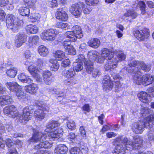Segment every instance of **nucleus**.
Instances as JSON below:
<instances>
[{"label":"nucleus","instance_id":"nucleus-9","mask_svg":"<svg viewBox=\"0 0 154 154\" xmlns=\"http://www.w3.org/2000/svg\"><path fill=\"white\" fill-rule=\"evenodd\" d=\"M6 19V25L8 28L17 30L18 27L20 25V23L16 20L14 15L12 14H8Z\"/></svg>","mask_w":154,"mask_h":154},{"label":"nucleus","instance_id":"nucleus-10","mask_svg":"<svg viewBox=\"0 0 154 154\" xmlns=\"http://www.w3.org/2000/svg\"><path fill=\"white\" fill-rule=\"evenodd\" d=\"M56 37L54 29H51L44 31L41 34V37L43 40L52 41L54 40Z\"/></svg>","mask_w":154,"mask_h":154},{"label":"nucleus","instance_id":"nucleus-19","mask_svg":"<svg viewBox=\"0 0 154 154\" xmlns=\"http://www.w3.org/2000/svg\"><path fill=\"white\" fill-rule=\"evenodd\" d=\"M101 55L107 60H112L114 56V53L108 49H104L102 50Z\"/></svg>","mask_w":154,"mask_h":154},{"label":"nucleus","instance_id":"nucleus-20","mask_svg":"<svg viewBox=\"0 0 154 154\" xmlns=\"http://www.w3.org/2000/svg\"><path fill=\"white\" fill-rule=\"evenodd\" d=\"M49 63L48 66L51 71L55 72L58 70L60 67V65L55 59H50Z\"/></svg>","mask_w":154,"mask_h":154},{"label":"nucleus","instance_id":"nucleus-17","mask_svg":"<svg viewBox=\"0 0 154 154\" xmlns=\"http://www.w3.org/2000/svg\"><path fill=\"white\" fill-rule=\"evenodd\" d=\"M56 16L57 19L62 21H66L68 18L67 14L62 8L57 9Z\"/></svg>","mask_w":154,"mask_h":154},{"label":"nucleus","instance_id":"nucleus-27","mask_svg":"<svg viewBox=\"0 0 154 154\" xmlns=\"http://www.w3.org/2000/svg\"><path fill=\"white\" fill-rule=\"evenodd\" d=\"M18 78L19 80L23 83H30L32 82V80L29 77L24 73H21L18 75Z\"/></svg>","mask_w":154,"mask_h":154},{"label":"nucleus","instance_id":"nucleus-26","mask_svg":"<svg viewBox=\"0 0 154 154\" xmlns=\"http://www.w3.org/2000/svg\"><path fill=\"white\" fill-rule=\"evenodd\" d=\"M88 44L89 46L97 48L100 46V42L98 39L94 38L89 40L88 42Z\"/></svg>","mask_w":154,"mask_h":154},{"label":"nucleus","instance_id":"nucleus-62","mask_svg":"<svg viewBox=\"0 0 154 154\" xmlns=\"http://www.w3.org/2000/svg\"><path fill=\"white\" fill-rule=\"evenodd\" d=\"M9 0H0V6L4 7L8 5Z\"/></svg>","mask_w":154,"mask_h":154},{"label":"nucleus","instance_id":"nucleus-31","mask_svg":"<svg viewBox=\"0 0 154 154\" xmlns=\"http://www.w3.org/2000/svg\"><path fill=\"white\" fill-rule=\"evenodd\" d=\"M72 30L78 38H80L82 37L83 34L81 28L79 26L76 25L73 26L72 28Z\"/></svg>","mask_w":154,"mask_h":154},{"label":"nucleus","instance_id":"nucleus-63","mask_svg":"<svg viewBox=\"0 0 154 154\" xmlns=\"http://www.w3.org/2000/svg\"><path fill=\"white\" fill-rule=\"evenodd\" d=\"M105 60L102 57V56H100L95 59L96 62L99 63H102L104 62V60Z\"/></svg>","mask_w":154,"mask_h":154},{"label":"nucleus","instance_id":"nucleus-33","mask_svg":"<svg viewBox=\"0 0 154 154\" xmlns=\"http://www.w3.org/2000/svg\"><path fill=\"white\" fill-rule=\"evenodd\" d=\"M17 69L15 67H11L6 70V73L8 76L13 78L15 77L17 73Z\"/></svg>","mask_w":154,"mask_h":154},{"label":"nucleus","instance_id":"nucleus-39","mask_svg":"<svg viewBox=\"0 0 154 154\" xmlns=\"http://www.w3.org/2000/svg\"><path fill=\"white\" fill-rule=\"evenodd\" d=\"M18 12L23 16H27L30 13V10L27 8L22 7L19 9Z\"/></svg>","mask_w":154,"mask_h":154},{"label":"nucleus","instance_id":"nucleus-24","mask_svg":"<svg viewBox=\"0 0 154 154\" xmlns=\"http://www.w3.org/2000/svg\"><path fill=\"white\" fill-rule=\"evenodd\" d=\"M68 150V148L65 145L60 144L56 147L54 152L55 154H66Z\"/></svg>","mask_w":154,"mask_h":154},{"label":"nucleus","instance_id":"nucleus-38","mask_svg":"<svg viewBox=\"0 0 154 154\" xmlns=\"http://www.w3.org/2000/svg\"><path fill=\"white\" fill-rule=\"evenodd\" d=\"M98 53L95 51H89L88 54V57L90 59L89 61L93 62L96 59V57L98 55Z\"/></svg>","mask_w":154,"mask_h":154},{"label":"nucleus","instance_id":"nucleus-49","mask_svg":"<svg viewBox=\"0 0 154 154\" xmlns=\"http://www.w3.org/2000/svg\"><path fill=\"white\" fill-rule=\"evenodd\" d=\"M48 4L51 8H54L58 5L57 0H49Z\"/></svg>","mask_w":154,"mask_h":154},{"label":"nucleus","instance_id":"nucleus-35","mask_svg":"<svg viewBox=\"0 0 154 154\" xmlns=\"http://www.w3.org/2000/svg\"><path fill=\"white\" fill-rule=\"evenodd\" d=\"M54 56L58 60H61L65 58V54L62 51L57 50L54 53Z\"/></svg>","mask_w":154,"mask_h":154},{"label":"nucleus","instance_id":"nucleus-52","mask_svg":"<svg viewBox=\"0 0 154 154\" xmlns=\"http://www.w3.org/2000/svg\"><path fill=\"white\" fill-rule=\"evenodd\" d=\"M122 84L120 82H118L115 83V88L116 91L118 92L121 91L122 88Z\"/></svg>","mask_w":154,"mask_h":154},{"label":"nucleus","instance_id":"nucleus-44","mask_svg":"<svg viewBox=\"0 0 154 154\" xmlns=\"http://www.w3.org/2000/svg\"><path fill=\"white\" fill-rule=\"evenodd\" d=\"M103 88L104 91L111 90L113 87V82H105L103 83Z\"/></svg>","mask_w":154,"mask_h":154},{"label":"nucleus","instance_id":"nucleus-15","mask_svg":"<svg viewBox=\"0 0 154 154\" xmlns=\"http://www.w3.org/2000/svg\"><path fill=\"white\" fill-rule=\"evenodd\" d=\"M42 74L45 83L50 85L52 82L53 76L51 72L49 70H45L43 71Z\"/></svg>","mask_w":154,"mask_h":154},{"label":"nucleus","instance_id":"nucleus-56","mask_svg":"<svg viewBox=\"0 0 154 154\" xmlns=\"http://www.w3.org/2000/svg\"><path fill=\"white\" fill-rule=\"evenodd\" d=\"M6 14L4 11L0 8V20L4 21L5 19Z\"/></svg>","mask_w":154,"mask_h":154},{"label":"nucleus","instance_id":"nucleus-12","mask_svg":"<svg viewBox=\"0 0 154 154\" xmlns=\"http://www.w3.org/2000/svg\"><path fill=\"white\" fill-rule=\"evenodd\" d=\"M81 2L77 4L72 5L69 9L70 12L76 18L79 17L82 13Z\"/></svg>","mask_w":154,"mask_h":154},{"label":"nucleus","instance_id":"nucleus-18","mask_svg":"<svg viewBox=\"0 0 154 154\" xmlns=\"http://www.w3.org/2000/svg\"><path fill=\"white\" fill-rule=\"evenodd\" d=\"M63 45L66 50V52L69 54L75 55L76 54L75 49L70 44V42H69L64 41L62 43Z\"/></svg>","mask_w":154,"mask_h":154},{"label":"nucleus","instance_id":"nucleus-42","mask_svg":"<svg viewBox=\"0 0 154 154\" xmlns=\"http://www.w3.org/2000/svg\"><path fill=\"white\" fill-rule=\"evenodd\" d=\"M56 27L65 30L69 29H70L71 27L70 25L69 24L62 22L57 23L56 25Z\"/></svg>","mask_w":154,"mask_h":154},{"label":"nucleus","instance_id":"nucleus-28","mask_svg":"<svg viewBox=\"0 0 154 154\" xmlns=\"http://www.w3.org/2000/svg\"><path fill=\"white\" fill-rule=\"evenodd\" d=\"M62 74L65 77L70 79L75 76L76 73L73 69L71 68L68 70L63 71Z\"/></svg>","mask_w":154,"mask_h":154},{"label":"nucleus","instance_id":"nucleus-2","mask_svg":"<svg viewBox=\"0 0 154 154\" xmlns=\"http://www.w3.org/2000/svg\"><path fill=\"white\" fill-rule=\"evenodd\" d=\"M152 112V110L147 107H142L140 113L142 116L140 120L134 124L132 128L134 132L137 134H141L144 127L151 128L154 125L153 114H151L146 117V115Z\"/></svg>","mask_w":154,"mask_h":154},{"label":"nucleus","instance_id":"nucleus-54","mask_svg":"<svg viewBox=\"0 0 154 154\" xmlns=\"http://www.w3.org/2000/svg\"><path fill=\"white\" fill-rule=\"evenodd\" d=\"M148 92L150 97L154 98V86L147 89Z\"/></svg>","mask_w":154,"mask_h":154},{"label":"nucleus","instance_id":"nucleus-46","mask_svg":"<svg viewBox=\"0 0 154 154\" xmlns=\"http://www.w3.org/2000/svg\"><path fill=\"white\" fill-rule=\"evenodd\" d=\"M38 141V132H36L35 133L34 132L33 135L31 139L29 140L30 142H37Z\"/></svg>","mask_w":154,"mask_h":154},{"label":"nucleus","instance_id":"nucleus-41","mask_svg":"<svg viewBox=\"0 0 154 154\" xmlns=\"http://www.w3.org/2000/svg\"><path fill=\"white\" fill-rule=\"evenodd\" d=\"M85 64L86 72L89 74L92 73L93 69H94L92 62L87 61Z\"/></svg>","mask_w":154,"mask_h":154},{"label":"nucleus","instance_id":"nucleus-29","mask_svg":"<svg viewBox=\"0 0 154 154\" xmlns=\"http://www.w3.org/2000/svg\"><path fill=\"white\" fill-rule=\"evenodd\" d=\"M48 109V107L45 105H43L41 107L39 106V121L44 119Z\"/></svg>","mask_w":154,"mask_h":154},{"label":"nucleus","instance_id":"nucleus-48","mask_svg":"<svg viewBox=\"0 0 154 154\" xmlns=\"http://www.w3.org/2000/svg\"><path fill=\"white\" fill-rule=\"evenodd\" d=\"M99 2V0H85L86 5L89 6H94L97 4Z\"/></svg>","mask_w":154,"mask_h":154},{"label":"nucleus","instance_id":"nucleus-57","mask_svg":"<svg viewBox=\"0 0 154 154\" xmlns=\"http://www.w3.org/2000/svg\"><path fill=\"white\" fill-rule=\"evenodd\" d=\"M70 62L69 60L67 59L62 62L61 66L64 67L67 66L70 64Z\"/></svg>","mask_w":154,"mask_h":154},{"label":"nucleus","instance_id":"nucleus-1","mask_svg":"<svg viewBox=\"0 0 154 154\" xmlns=\"http://www.w3.org/2000/svg\"><path fill=\"white\" fill-rule=\"evenodd\" d=\"M60 125L57 121H50L48 124L45 132H39V148L51 147L52 143L49 142L48 140L51 141L57 140L62 136L63 129L61 128L56 129Z\"/></svg>","mask_w":154,"mask_h":154},{"label":"nucleus","instance_id":"nucleus-21","mask_svg":"<svg viewBox=\"0 0 154 154\" xmlns=\"http://www.w3.org/2000/svg\"><path fill=\"white\" fill-rule=\"evenodd\" d=\"M137 96L139 100L143 103H148L150 101L148 94L145 91L140 92L138 94Z\"/></svg>","mask_w":154,"mask_h":154},{"label":"nucleus","instance_id":"nucleus-61","mask_svg":"<svg viewBox=\"0 0 154 154\" xmlns=\"http://www.w3.org/2000/svg\"><path fill=\"white\" fill-rule=\"evenodd\" d=\"M105 82H113L110 80V77L108 75H106L103 77L102 83Z\"/></svg>","mask_w":154,"mask_h":154},{"label":"nucleus","instance_id":"nucleus-32","mask_svg":"<svg viewBox=\"0 0 154 154\" xmlns=\"http://www.w3.org/2000/svg\"><path fill=\"white\" fill-rule=\"evenodd\" d=\"M26 29L28 33L31 34L36 33L38 31L37 27L33 24L28 25L26 27Z\"/></svg>","mask_w":154,"mask_h":154},{"label":"nucleus","instance_id":"nucleus-4","mask_svg":"<svg viewBox=\"0 0 154 154\" xmlns=\"http://www.w3.org/2000/svg\"><path fill=\"white\" fill-rule=\"evenodd\" d=\"M31 109L27 106L24 108L23 114H19L16 107L13 105L5 107L3 109L4 113L7 116L13 118H16L20 122L24 124L31 118L30 115Z\"/></svg>","mask_w":154,"mask_h":154},{"label":"nucleus","instance_id":"nucleus-53","mask_svg":"<svg viewBox=\"0 0 154 154\" xmlns=\"http://www.w3.org/2000/svg\"><path fill=\"white\" fill-rule=\"evenodd\" d=\"M27 4V5L30 7L34 5L36 2V0H23Z\"/></svg>","mask_w":154,"mask_h":154},{"label":"nucleus","instance_id":"nucleus-25","mask_svg":"<svg viewBox=\"0 0 154 154\" xmlns=\"http://www.w3.org/2000/svg\"><path fill=\"white\" fill-rule=\"evenodd\" d=\"M143 85L147 86L152 82H154V76H152L150 74H146L143 75Z\"/></svg>","mask_w":154,"mask_h":154},{"label":"nucleus","instance_id":"nucleus-6","mask_svg":"<svg viewBox=\"0 0 154 154\" xmlns=\"http://www.w3.org/2000/svg\"><path fill=\"white\" fill-rule=\"evenodd\" d=\"M6 86L11 91L15 92L18 99L23 101L26 99V95L21 90V87L15 82H7Z\"/></svg>","mask_w":154,"mask_h":154},{"label":"nucleus","instance_id":"nucleus-45","mask_svg":"<svg viewBox=\"0 0 154 154\" xmlns=\"http://www.w3.org/2000/svg\"><path fill=\"white\" fill-rule=\"evenodd\" d=\"M71 154H83L80 149L78 147H74L70 150Z\"/></svg>","mask_w":154,"mask_h":154},{"label":"nucleus","instance_id":"nucleus-34","mask_svg":"<svg viewBox=\"0 0 154 154\" xmlns=\"http://www.w3.org/2000/svg\"><path fill=\"white\" fill-rule=\"evenodd\" d=\"M81 6L82 8L83 13L85 14H89L92 11V7L89 5L87 6L83 2H81Z\"/></svg>","mask_w":154,"mask_h":154},{"label":"nucleus","instance_id":"nucleus-16","mask_svg":"<svg viewBox=\"0 0 154 154\" xmlns=\"http://www.w3.org/2000/svg\"><path fill=\"white\" fill-rule=\"evenodd\" d=\"M107 61L104 66V68L106 70H109L112 69H113L117 67L118 62L117 59L113 57L112 60Z\"/></svg>","mask_w":154,"mask_h":154},{"label":"nucleus","instance_id":"nucleus-64","mask_svg":"<svg viewBox=\"0 0 154 154\" xmlns=\"http://www.w3.org/2000/svg\"><path fill=\"white\" fill-rule=\"evenodd\" d=\"M8 154H18L17 152L14 147H12L9 149Z\"/></svg>","mask_w":154,"mask_h":154},{"label":"nucleus","instance_id":"nucleus-3","mask_svg":"<svg viewBox=\"0 0 154 154\" xmlns=\"http://www.w3.org/2000/svg\"><path fill=\"white\" fill-rule=\"evenodd\" d=\"M134 142L132 141L127 138H125L123 142L125 144V147L121 145H117L113 152V154H125L128 153L133 150H140L142 149V143L143 142L142 138L136 135L133 137Z\"/></svg>","mask_w":154,"mask_h":154},{"label":"nucleus","instance_id":"nucleus-37","mask_svg":"<svg viewBox=\"0 0 154 154\" xmlns=\"http://www.w3.org/2000/svg\"><path fill=\"white\" fill-rule=\"evenodd\" d=\"M5 131L4 126L1 125L0 126V147L4 149L5 147L4 142L2 138V134L5 132Z\"/></svg>","mask_w":154,"mask_h":154},{"label":"nucleus","instance_id":"nucleus-50","mask_svg":"<svg viewBox=\"0 0 154 154\" xmlns=\"http://www.w3.org/2000/svg\"><path fill=\"white\" fill-rule=\"evenodd\" d=\"M92 76L93 77L96 78L99 77L101 75L100 71L98 69H94L92 72Z\"/></svg>","mask_w":154,"mask_h":154},{"label":"nucleus","instance_id":"nucleus-47","mask_svg":"<svg viewBox=\"0 0 154 154\" xmlns=\"http://www.w3.org/2000/svg\"><path fill=\"white\" fill-rule=\"evenodd\" d=\"M67 126L69 129L71 130L75 129V123L72 120L68 121L67 122Z\"/></svg>","mask_w":154,"mask_h":154},{"label":"nucleus","instance_id":"nucleus-8","mask_svg":"<svg viewBox=\"0 0 154 154\" xmlns=\"http://www.w3.org/2000/svg\"><path fill=\"white\" fill-rule=\"evenodd\" d=\"M124 69L126 70L129 73L132 74L133 76V82L134 83L138 85H140L141 84L143 85V76H142L141 73L140 72L139 69L138 71L135 69L130 68V67H125ZM136 69V68H135Z\"/></svg>","mask_w":154,"mask_h":154},{"label":"nucleus","instance_id":"nucleus-7","mask_svg":"<svg viewBox=\"0 0 154 154\" xmlns=\"http://www.w3.org/2000/svg\"><path fill=\"white\" fill-rule=\"evenodd\" d=\"M128 65L130 68L134 69L135 68H136V69L137 71L139 69L140 72V69L146 72H148L151 69L150 65L146 64L142 61L132 60L128 62Z\"/></svg>","mask_w":154,"mask_h":154},{"label":"nucleus","instance_id":"nucleus-23","mask_svg":"<svg viewBox=\"0 0 154 154\" xmlns=\"http://www.w3.org/2000/svg\"><path fill=\"white\" fill-rule=\"evenodd\" d=\"M25 91L30 94H35L38 89V85L37 84L32 83L26 86L24 88Z\"/></svg>","mask_w":154,"mask_h":154},{"label":"nucleus","instance_id":"nucleus-58","mask_svg":"<svg viewBox=\"0 0 154 154\" xmlns=\"http://www.w3.org/2000/svg\"><path fill=\"white\" fill-rule=\"evenodd\" d=\"M148 138L149 141H154V132L150 131L149 132L148 135Z\"/></svg>","mask_w":154,"mask_h":154},{"label":"nucleus","instance_id":"nucleus-43","mask_svg":"<svg viewBox=\"0 0 154 154\" xmlns=\"http://www.w3.org/2000/svg\"><path fill=\"white\" fill-rule=\"evenodd\" d=\"M73 66L75 70L79 72L82 70L83 68V63L82 62H76L73 63Z\"/></svg>","mask_w":154,"mask_h":154},{"label":"nucleus","instance_id":"nucleus-22","mask_svg":"<svg viewBox=\"0 0 154 154\" xmlns=\"http://www.w3.org/2000/svg\"><path fill=\"white\" fill-rule=\"evenodd\" d=\"M13 102L12 98L9 96L3 95L0 97V105L2 106L11 103Z\"/></svg>","mask_w":154,"mask_h":154},{"label":"nucleus","instance_id":"nucleus-36","mask_svg":"<svg viewBox=\"0 0 154 154\" xmlns=\"http://www.w3.org/2000/svg\"><path fill=\"white\" fill-rule=\"evenodd\" d=\"M48 50L47 48L44 45L39 46V54L42 56H46L48 53Z\"/></svg>","mask_w":154,"mask_h":154},{"label":"nucleus","instance_id":"nucleus-59","mask_svg":"<svg viewBox=\"0 0 154 154\" xmlns=\"http://www.w3.org/2000/svg\"><path fill=\"white\" fill-rule=\"evenodd\" d=\"M79 131L80 134L83 137H86V131L84 127L83 126H81L79 128Z\"/></svg>","mask_w":154,"mask_h":154},{"label":"nucleus","instance_id":"nucleus-11","mask_svg":"<svg viewBox=\"0 0 154 154\" xmlns=\"http://www.w3.org/2000/svg\"><path fill=\"white\" fill-rule=\"evenodd\" d=\"M133 33L135 36L139 41H143L147 38L149 36L148 30L144 29L142 30H138L135 31Z\"/></svg>","mask_w":154,"mask_h":154},{"label":"nucleus","instance_id":"nucleus-14","mask_svg":"<svg viewBox=\"0 0 154 154\" xmlns=\"http://www.w3.org/2000/svg\"><path fill=\"white\" fill-rule=\"evenodd\" d=\"M26 36L24 34H19L15 38V44L17 48H19L25 42Z\"/></svg>","mask_w":154,"mask_h":154},{"label":"nucleus","instance_id":"nucleus-13","mask_svg":"<svg viewBox=\"0 0 154 154\" xmlns=\"http://www.w3.org/2000/svg\"><path fill=\"white\" fill-rule=\"evenodd\" d=\"M25 64L29 66L28 71L36 80L38 81V66H36L34 65H31L28 61H27L25 62Z\"/></svg>","mask_w":154,"mask_h":154},{"label":"nucleus","instance_id":"nucleus-5","mask_svg":"<svg viewBox=\"0 0 154 154\" xmlns=\"http://www.w3.org/2000/svg\"><path fill=\"white\" fill-rule=\"evenodd\" d=\"M136 6L139 7L141 11V14H144L146 12L145 8L146 6L144 2L142 1L139 2L138 5L136 4H134L133 5L128 4L126 5L125 6V9L126 11L124 14V16L126 17H130L132 19H134L137 16V13L134 11V8Z\"/></svg>","mask_w":154,"mask_h":154},{"label":"nucleus","instance_id":"nucleus-40","mask_svg":"<svg viewBox=\"0 0 154 154\" xmlns=\"http://www.w3.org/2000/svg\"><path fill=\"white\" fill-rule=\"evenodd\" d=\"M38 38L37 36H30L28 38V42L30 46H33L37 44L38 41Z\"/></svg>","mask_w":154,"mask_h":154},{"label":"nucleus","instance_id":"nucleus-60","mask_svg":"<svg viewBox=\"0 0 154 154\" xmlns=\"http://www.w3.org/2000/svg\"><path fill=\"white\" fill-rule=\"evenodd\" d=\"M5 142L6 145L8 147H12L14 145V143L11 139H7Z\"/></svg>","mask_w":154,"mask_h":154},{"label":"nucleus","instance_id":"nucleus-51","mask_svg":"<svg viewBox=\"0 0 154 154\" xmlns=\"http://www.w3.org/2000/svg\"><path fill=\"white\" fill-rule=\"evenodd\" d=\"M118 61L124 60L126 58L125 55L122 52H120L117 55Z\"/></svg>","mask_w":154,"mask_h":154},{"label":"nucleus","instance_id":"nucleus-30","mask_svg":"<svg viewBox=\"0 0 154 154\" xmlns=\"http://www.w3.org/2000/svg\"><path fill=\"white\" fill-rule=\"evenodd\" d=\"M64 37L68 38V39H67V41H65L69 42L70 41H75L77 38L72 31L66 32L64 34Z\"/></svg>","mask_w":154,"mask_h":154},{"label":"nucleus","instance_id":"nucleus-55","mask_svg":"<svg viewBox=\"0 0 154 154\" xmlns=\"http://www.w3.org/2000/svg\"><path fill=\"white\" fill-rule=\"evenodd\" d=\"M112 76L114 79V82L116 83L118 82H119L121 79V77L119 75L114 74L112 75Z\"/></svg>","mask_w":154,"mask_h":154}]
</instances>
